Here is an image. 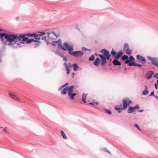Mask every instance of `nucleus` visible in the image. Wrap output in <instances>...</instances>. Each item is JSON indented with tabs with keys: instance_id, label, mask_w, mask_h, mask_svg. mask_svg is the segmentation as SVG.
<instances>
[{
	"instance_id": "obj_1",
	"label": "nucleus",
	"mask_w": 158,
	"mask_h": 158,
	"mask_svg": "<svg viewBox=\"0 0 158 158\" xmlns=\"http://www.w3.org/2000/svg\"><path fill=\"white\" fill-rule=\"evenodd\" d=\"M27 36L26 34L24 35H19L18 34H10L9 40L10 43H8L7 45L13 49H17L21 48L20 44H25L28 38L26 37Z\"/></svg>"
},
{
	"instance_id": "obj_2",
	"label": "nucleus",
	"mask_w": 158,
	"mask_h": 158,
	"mask_svg": "<svg viewBox=\"0 0 158 158\" xmlns=\"http://www.w3.org/2000/svg\"><path fill=\"white\" fill-rule=\"evenodd\" d=\"M10 34H8L4 33H0V39L3 44L7 45L8 43H10V40H9Z\"/></svg>"
},
{
	"instance_id": "obj_3",
	"label": "nucleus",
	"mask_w": 158,
	"mask_h": 158,
	"mask_svg": "<svg viewBox=\"0 0 158 158\" xmlns=\"http://www.w3.org/2000/svg\"><path fill=\"white\" fill-rule=\"evenodd\" d=\"M122 101L123 107L122 108V109L123 110L126 109L128 106L132 102V101L130 100L129 98L127 97L123 98V99Z\"/></svg>"
},
{
	"instance_id": "obj_4",
	"label": "nucleus",
	"mask_w": 158,
	"mask_h": 158,
	"mask_svg": "<svg viewBox=\"0 0 158 158\" xmlns=\"http://www.w3.org/2000/svg\"><path fill=\"white\" fill-rule=\"evenodd\" d=\"M68 54L72 56L77 57L83 56L84 54V52L81 51H71L69 52Z\"/></svg>"
},
{
	"instance_id": "obj_5",
	"label": "nucleus",
	"mask_w": 158,
	"mask_h": 158,
	"mask_svg": "<svg viewBox=\"0 0 158 158\" xmlns=\"http://www.w3.org/2000/svg\"><path fill=\"white\" fill-rule=\"evenodd\" d=\"M139 105L138 104L136 105L134 107H132L131 106H129L127 112L128 113H131L134 112L135 111V110H138L139 109Z\"/></svg>"
},
{
	"instance_id": "obj_6",
	"label": "nucleus",
	"mask_w": 158,
	"mask_h": 158,
	"mask_svg": "<svg viewBox=\"0 0 158 158\" xmlns=\"http://www.w3.org/2000/svg\"><path fill=\"white\" fill-rule=\"evenodd\" d=\"M148 58L151 61L152 63L155 66H156L158 64V58L152 57L150 56H148Z\"/></svg>"
},
{
	"instance_id": "obj_7",
	"label": "nucleus",
	"mask_w": 158,
	"mask_h": 158,
	"mask_svg": "<svg viewBox=\"0 0 158 158\" xmlns=\"http://www.w3.org/2000/svg\"><path fill=\"white\" fill-rule=\"evenodd\" d=\"M98 56L101 58L102 61L101 65L102 66H104V64L106 63V58L105 56L102 54H99Z\"/></svg>"
},
{
	"instance_id": "obj_8",
	"label": "nucleus",
	"mask_w": 158,
	"mask_h": 158,
	"mask_svg": "<svg viewBox=\"0 0 158 158\" xmlns=\"http://www.w3.org/2000/svg\"><path fill=\"white\" fill-rule=\"evenodd\" d=\"M63 45L65 47V48L69 51V52H71L73 50V47L72 46H69L68 43L65 42Z\"/></svg>"
},
{
	"instance_id": "obj_9",
	"label": "nucleus",
	"mask_w": 158,
	"mask_h": 158,
	"mask_svg": "<svg viewBox=\"0 0 158 158\" xmlns=\"http://www.w3.org/2000/svg\"><path fill=\"white\" fill-rule=\"evenodd\" d=\"M154 72L152 71H149L145 74V77L148 80H149L152 77Z\"/></svg>"
},
{
	"instance_id": "obj_10",
	"label": "nucleus",
	"mask_w": 158,
	"mask_h": 158,
	"mask_svg": "<svg viewBox=\"0 0 158 158\" xmlns=\"http://www.w3.org/2000/svg\"><path fill=\"white\" fill-rule=\"evenodd\" d=\"M136 58L137 59L140 61H141L142 63H145L147 61L145 58L143 56L140 55H137L136 56Z\"/></svg>"
},
{
	"instance_id": "obj_11",
	"label": "nucleus",
	"mask_w": 158,
	"mask_h": 158,
	"mask_svg": "<svg viewBox=\"0 0 158 158\" xmlns=\"http://www.w3.org/2000/svg\"><path fill=\"white\" fill-rule=\"evenodd\" d=\"M72 66L73 67V70L75 71H81L82 70V68L79 67L77 64H73Z\"/></svg>"
},
{
	"instance_id": "obj_12",
	"label": "nucleus",
	"mask_w": 158,
	"mask_h": 158,
	"mask_svg": "<svg viewBox=\"0 0 158 158\" xmlns=\"http://www.w3.org/2000/svg\"><path fill=\"white\" fill-rule=\"evenodd\" d=\"M9 95L10 98H12L14 99V100H16L18 102L20 101V99L16 96H15V95L12 94L10 93H9Z\"/></svg>"
},
{
	"instance_id": "obj_13",
	"label": "nucleus",
	"mask_w": 158,
	"mask_h": 158,
	"mask_svg": "<svg viewBox=\"0 0 158 158\" xmlns=\"http://www.w3.org/2000/svg\"><path fill=\"white\" fill-rule=\"evenodd\" d=\"M63 65L65 67L67 73L68 74H69L70 73V69H69V67H70V66L68 65L67 63L65 62L64 63Z\"/></svg>"
},
{
	"instance_id": "obj_14",
	"label": "nucleus",
	"mask_w": 158,
	"mask_h": 158,
	"mask_svg": "<svg viewBox=\"0 0 158 158\" xmlns=\"http://www.w3.org/2000/svg\"><path fill=\"white\" fill-rule=\"evenodd\" d=\"M112 63L114 65L116 66H119L121 65V63L116 58L114 60Z\"/></svg>"
},
{
	"instance_id": "obj_15",
	"label": "nucleus",
	"mask_w": 158,
	"mask_h": 158,
	"mask_svg": "<svg viewBox=\"0 0 158 158\" xmlns=\"http://www.w3.org/2000/svg\"><path fill=\"white\" fill-rule=\"evenodd\" d=\"M123 54V52L122 51L118 52L116 55L115 56V58L117 59H118Z\"/></svg>"
},
{
	"instance_id": "obj_16",
	"label": "nucleus",
	"mask_w": 158,
	"mask_h": 158,
	"mask_svg": "<svg viewBox=\"0 0 158 158\" xmlns=\"http://www.w3.org/2000/svg\"><path fill=\"white\" fill-rule=\"evenodd\" d=\"M74 87V85H72L70 86L69 87H67V89H68V94L69 93H73V89Z\"/></svg>"
},
{
	"instance_id": "obj_17",
	"label": "nucleus",
	"mask_w": 158,
	"mask_h": 158,
	"mask_svg": "<svg viewBox=\"0 0 158 158\" xmlns=\"http://www.w3.org/2000/svg\"><path fill=\"white\" fill-rule=\"evenodd\" d=\"M101 52L103 54V55L105 56L109 54V52L105 49H103L101 50Z\"/></svg>"
},
{
	"instance_id": "obj_18",
	"label": "nucleus",
	"mask_w": 158,
	"mask_h": 158,
	"mask_svg": "<svg viewBox=\"0 0 158 158\" xmlns=\"http://www.w3.org/2000/svg\"><path fill=\"white\" fill-rule=\"evenodd\" d=\"M39 42V41L38 40H34L33 39H29L28 38V39L26 41V43L27 44H29L31 42Z\"/></svg>"
},
{
	"instance_id": "obj_19",
	"label": "nucleus",
	"mask_w": 158,
	"mask_h": 158,
	"mask_svg": "<svg viewBox=\"0 0 158 158\" xmlns=\"http://www.w3.org/2000/svg\"><path fill=\"white\" fill-rule=\"evenodd\" d=\"M27 35V36L28 37H34L35 38H37L38 37V34L36 33H28V34H26Z\"/></svg>"
},
{
	"instance_id": "obj_20",
	"label": "nucleus",
	"mask_w": 158,
	"mask_h": 158,
	"mask_svg": "<svg viewBox=\"0 0 158 158\" xmlns=\"http://www.w3.org/2000/svg\"><path fill=\"white\" fill-rule=\"evenodd\" d=\"M100 63V59L99 58H97L95 61L94 62V64L96 66H98Z\"/></svg>"
},
{
	"instance_id": "obj_21",
	"label": "nucleus",
	"mask_w": 158,
	"mask_h": 158,
	"mask_svg": "<svg viewBox=\"0 0 158 158\" xmlns=\"http://www.w3.org/2000/svg\"><path fill=\"white\" fill-rule=\"evenodd\" d=\"M48 36L49 38H50V34H51V35L52 34H53L57 38L59 37V35L58 34H56L54 32H52L50 33H47Z\"/></svg>"
},
{
	"instance_id": "obj_22",
	"label": "nucleus",
	"mask_w": 158,
	"mask_h": 158,
	"mask_svg": "<svg viewBox=\"0 0 158 158\" xmlns=\"http://www.w3.org/2000/svg\"><path fill=\"white\" fill-rule=\"evenodd\" d=\"M148 87L146 86H145V89L143 91L142 94L144 95H146L148 94Z\"/></svg>"
},
{
	"instance_id": "obj_23",
	"label": "nucleus",
	"mask_w": 158,
	"mask_h": 158,
	"mask_svg": "<svg viewBox=\"0 0 158 158\" xmlns=\"http://www.w3.org/2000/svg\"><path fill=\"white\" fill-rule=\"evenodd\" d=\"M87 96V94H85L84 93H83L82 94V99H81V100L85 103H86L85 99Z\"/></svg>"
},
{
	"instance_id": "obj_24",
	"label": "nucleus",
	"mask_w": 158,
	"mask_h": 158,
	"mask_svg": "<svg viewBox=\"0 0 158 158\" xmlns=\"http://www.w3.org/2000/svg\"><path fill=\"white\" fill-rule=\"evenodd\" d=\"M68 90L67 87L64 88L61 91V94L63 95L67 93Z\"/></svg>"
},
{
	"instance_id": "obj_25",
	"label": "nucleus",
	"mask_w": 158,
	"mask_h": 158,
	"mask_svg": "<svg viewBox=\"0 0 158 158\" xmlns=\"http://www.w3.org/2000/svg\"><path fill=\"white\" fill-rule=\"evenodd\" d=\"M68 96L69 97H70L71 98L73 99H74V97L77 94L76 93H69L68 94Z\"/></svg>"
},
{
	"instance_id": "obj_26",
	"label": "nucleus",
	"mask_w": 158,
	"mask_h": 158,
	"mask_svg": "<svg viewBox=\"0 0 158 158\" xmlns=\"http://www.w3.org/2000/svg\"><path fill=\"white\" fill-rule=\"evenodd\" d=\"M122 108L123 107H122L121 108H120L118 106H117L115 107L114 109L115 110H117L118 112L120 113L122 112V110H123V109H122Z\"/></svg>"
},
{
	"instance_id": "obj_27",
	"label": "nucleus",
	"mask_w": 158,
	"mask_h": 158,
	"mask_svg": "<svg viewBox=\"0 0 158 158\" xmlns=\"http://www.w3.org/2000/svg\"><path fill=\"white\" fill-rule=\"evenodd\" d=\"M61 135L63 137V139H67V137L66 136L65 134L64 131L62 130H61L60 131Z\"/></svg>"
},
{
	"instance_id": "obj_28",
	"label": "nucleus",
	"mask_w": 158,
	"mask_h": 158,
	"mask_svg": "<svg viewBox=\"0 0 158 158\" xmlns=\"http://www.w3.org/2000/svg\"><path fill=\"white\" fill-rule=\"evenodd\" d=\"M4 45H3L1 49H0V53H1V55H2V53L5 51L6 49V46L5 44H4Z\"/></svg>"
},
{
	"instance_id": "obj_29",
	"label": "nucleus",
	"mask_w": 158,
	"mask_h": 158,
	"mask_svg": "<svg viewBox=\"0 0 158 158\" xmlns=\"http://www.w3.org/2000/svg\"><path fill=\"white\" fill-rule=\"evenodd\" d=\"M58 46L59 48L60 49H62L64 51H67L66 49L65 48L64 46L62 45H61V44H58Z\"/></svg>"
},
{
	"instance_id": "obj_30",
	"label": "nucleus",
	"mask_w": 158,
	"mask_h": 158,
	"mask_svg": "<svg viewBox=\"0 0 158 158\" xmlns=\"http://www.w3.org/2000/svg\"><path fill=\"white\" fill-rule=\"evenodd\" d=\"M132 50L129 48H128L126 50V54L127 55H131L132 54Z\"/></svg>"
},
{
	"instance_id": "obj_31",
	"label": "nucleus",
	"mask_w": 158,
	"mask_h": 158,
	"mask_svg": "<svg viewBox=\"0 0 158 158\" xmlns=\"http://www.w3.org/2000/svg\"><path fill=\"white\" fill-rule=\"evenodd\" d=\"M129 58V57L127 55H123L121 58V59L122 60H127Z\"/></svg>"
},
{
	"instance_id": "obj_32",
	"label": "nucleus",
	"mask_w": 158,
	"mask_h": 158,
	"mask_svg": "<svg viewBox=\"0 0 158 158\" xmlns=\"http://www.w3.org/2000/svg\"><path fill=\"white\" fill-rule=\"evenodd\" d=\"M129 48V45L127 43H125L124 45L123 49L124 50H126L127 49H128Z\"/></svg>"
},
{
	"instance_id": "obj_33",
	"label": "nucleus",
	"mask_w": 158,
	"mask_h": 158,
	"mask_svg": "<svg viewBox=\"0 0 158 158\" xmlns=\"http://www.w3.org/2000/svg\"><path fill=\"white\" fill-rule=\"evenodd\" d=\"M94 55H92L89 57V61H94Z\"/></svg>"
},
{
	"instance_id": "obj_34",
	"label": "nucleus",
	"mask_w": 158,
	"mask_h": 158,
	"mask_svg": "<svg viewBox=\"0 0 158 158\" xmlns=\"http://www.w3.org/2000/svg\"><path fill=\"white\" fill-rule=\"evenodd\" d=\"M136 63L133 61H130L128 64V65L130 66H135Z\"/></svg>"
},
{
	"instance_id": "obj_35",
	"label": "nucleus",
	"mask_w": 158,
	"mask_h": 158,
	"mask_svg": "<svg viewBox=\"0 0 158 158\" xmlns=\"http://www.w3.org/2000/svg\"><path fill=\"white\" fill-rule=\"evenodd\" d=\"M38 43H35L34 45V48H36L37 47H39L40 45L41 44V43L40 41H39V42H37Z\"/></svg>"
},
{
	"instance_id": "obj_36",
	"label": "nucleus",
	"mask_w": 158,
	"mask_h": 158,
	"mask_svg": "<svg viewBox=\"0 0 158 158\" xmlns=\"http://www.w3.org/2000/svg\"><path fill=\"white\" fill-rule=\"evenodd\" d=\"M106 113H108L110 115L112 114L110 110L104 109Z\"/></svg>"
},
{
	"instance_id": "obj_37",
	"label": "nucleus",
	"mask_w": 158,
	"mask_h": 158,
	"mask_svg": "<svg viewBox=\"0 0 158 158\" xmlns=\"http://www.w3.org/2000/svg\"><path fill=\"white\" fill-rule=\"evenodd\" d=\"M111 54L113 56L115 57V56L116 55V52L115 51L113 50V49H112V51L111 52Z\"/></svg>"
},
{
	"instance_id": "obj_38",
	"label": "nucleus",
	"mask_w": 158,
	"mask_h": 158,
	"mask_svg": "<svg viewBox=\"0 0 158 158\" xmlns=\"http://www.w3.org/2000/svg\"><path fill=\"white\" fill-rule=\"evenodd\" d=\"M129 59L130 61H134L135 60V58L132 56H130Z\"/></svg>"
},
{
	"instance_id": "obj_39",
	"label": "nucleus",
	"mask_w": 158,
	"mask_h": 158,
	"mask_svg": "<svg viewBox=\"0 0 158 158\" xmlns=\"http://www.w3.org/2000/svg\"><path fill=\"white\" fill-rule=\"evenodd\" d=\"M82 50L83 51H91L90 49H88L85 47H84L82 48Z\"/></svg>"
},
{
	"instance_id": "obj_40",
	"label": "nucleus",
	"mask_w": 158,
	"mask_h": 158,
	"mask_svg": "<svg viewBox=\"0 0 158 158\" xmlns=\"http://www.w3.org/2000/svg\"><path fill=\"white\" fill-rule=\"evenodd\" d=\"M111 56V55L110 54H108L107 55H106V56H105L106 58V59H107V60H109L110 57Z\"/></svg>"
},
{
	"instance_id": "obj_41",
	"label": "nucleus",
	"mask_w": 158,
	"mask_h": 158,
	"mask_svg": "<svg viewBox=\"0 0 158 158\" xmlns=\"http://www.w3.org/2000/svg\"><path fill=\"white\" fill-rule=\"evenodd\" d=\"M101 150L105 152H106L107 151V150L106 148H101Z\"/></svg>"
},
{
	"instance_id": "obj_42",
	"label": "nucleus",
	"mask_w": 158,
	"mask_h": 158,
	"mask_svg": "<svg viewBox=\"0 0 158 158\" xmlns=\"http://www.w3.org/2000/svg\"><path fill=\"white\" fill-rule=\"evenodd\" d=\"M45 34V33L44 31L40 32V34L39 35L40 36H42L44 35Z\"/></svg>"
},
{
	"instance_id": "obj_43",
	"label": "nucleus",
	"mask_w": 158,
	"mask_h": 158,
	"mask_svg": "<svg viewBox=\"0 0 158 158\" xmlns=\"http://www.w3.org/2000/svg\"><path fill=\"white\" fill-rule=\"evenodd\" d=\"M154 78H156L158 80V73H155L154 76Z\"/></svg>"
},
{
	"instance_id": "obj_44",
	"label": "nucleus",
	"mask_w": 158,
	"mask_h": 158,
	"mask_svg": "<svg viewBox=\"0 0 158 158\" xmlns=\"http://www.w3.org/2000/svg\"><path fill=\"white\" fill-rule=\"evenodd\" d=\"M63 60L65 62H67L68 61V60L66 56H65L63 58Z\"/></svg>"
},
{
	"instance_id": "obj_45",
	"label": "nucleus",
	"mask_w": 158,
	"mask_h": 158,
	"mask_svg": "<svg viewBox=\"0 0 158 158\" xmlns=\"http://www.w3.org/2000/svg\"><path fill=\"white\" fill-rule=\"evenodd\" d=\"M135 66H138L139 68H140L142 66V65L136 63Z\"/></svg>"
},
{
	"instance_id": "obj_46",
	"label": "nucleus",
	"mask_w": 158,
	"mask_h": 158,
	"mask_svg": "<svg viewBox=\"0 0 158 158\" xmlns=\"http://www.w3.org/2000/svg\"><path fill=\"white\" fill-rule=\"evenodd\" d=\"M55 42H56V44H61V41L60 40H58L57 41H55Z\"/></svg>"
},
{
	"instance_id": "obj_47",
	"label": "nucleus",
	"mask_w": 158,
	"mask_h": 158,
	"mask_svg": "<svg viewBox=\"0 0 158 158\" xmlns=\"http://www.w3.org/2000/svg\"><path fill=\"white\" fill-rule=\"evenodd\" d=\"M53 46H55L56 45V43L55 41L53 42L52 43H50Z\"/></svg>"
},
{
	"instance_id": "obj_48",
	"label": "nucleus",
	"mask_w": 158,
	"mask_h": 158,
	"mask_svg": "<svg viewBox=\"0 0 158 158\" xmlns=\"http://www.w3.org/2000/svg\"><path fill=\"white\" fill-rule=\"evenodd\" d=\"M55 52V54L56 55H58L59 56L60 54V52L58 51H56V52Z\"/></svg>"
},
{
	"instance_id": "obj_49",
	"label": "nucleus",
	"mask_w": 158,
	"mask_h": 158,
	"mask_svg": "<svg viewBox=\"0 0 158 158\" xmlns=\"http://www.w3.org/2000/svg\"><path fill=\"white\" fill-rule=\"evenodd\" d=\"M135 127H136L137 128V129L139 130H140V129L139 128V127L137 125V124H135Z\"/></svg>"
},
{
	"instance_id": "obj_50",
	"label": "nucleus",
	"mask_w": 158,
	"mask_h": 158,
	"mask_svg": "<svg viewBox=\"0 0 158 158\" xmlns=\"http://www.w3.org/2000/svg\"><path fill=\"white\" fill-rule=\"evenodd\" d=\"M126 61L125 63L126 64H128L130 62V61L129 60L127 59V60H125Z\"/></svg>"
},
{
	"instance_id": "obj_51",
	"label": "nucleus",
	"mask_w": 158,
	"mask_h": 158,
	"mask_svg": "<svg viewBox=\"0 0 158 158\" xmlns=\"http://www.w3.org/2000/svg\"><path fill=\"white\" fill-rule=\"evenodd\" d=\"M59 56L62 58H63L64 56V54L62 53H60Z\"/></svg>"
},
{
	"instance_id": "obj_52",
	"label": "nucleus",
	"mask_w": 158,
	"mask_h": 158,
	"mask_svg": "<svg viewBox=\"0 0 158 158\" xmlns=\"http://www.w3.org/2000/svg\"><path fill=\"white\" fill-rule=\"evenodd\" d=\"M64 87L63 86V85H62L59 88L58 90H60L62 88H63Z\"/></svg>"
},
{
	"instance_id": "obj_53",
	"label": "nucleus",
	"mask_w": 158,
	"mask_h": 158,
	"mask_svg": "<svg viewBox=\"0 0 158 158\" xmlns=\"http://www.w3.org/2000/svg\"><path fill=\"white\" fill-rule=\"evenodd\" d=\"M154 91H152V92L151 93V94H150V95H149V96H154Z\"/></svg>"
},
{
	"instance_id": "obj_54",
	"label": "nucleus",
	"mask_w": 158,
	"mask_h": 158,
	"mask_svg": "<svg viewBox=\"0 0 158 158\" xmlns=\"http://www.w3.org/2000/svg\"><path fill=\"white\" fill-rule=\"evenodd\" d=\"M154 85H155V88L156 89H158V86H158V85H157V84H156V83H155V84H154Z\"/></svg>"
},
{
	"instance_id": "obj_55",
	"label": "nucleus",
	"mask_w": 158,
	"mask_h": 158,
	"mask_svg": "<svg viewBox=\"0 0 158 158\" xmlns=\"http://www.w3.org/2000/svg\"><path fill=\"white\" fill-rule=\"evenodd\" d=\"M69 84V83H65L64 85H63V86L64 87H66V86H67Z\"/></svg>"
},
{
	"instance_id": "obj_56",
	"label": "nucleus",
	"mask_w": 158,
	"mask_h": 158,
	"mask_svg": "<svg viewBox=\"0 0 158 158\" xmlns=\"http://www.w3.org/2000/svg\"><path fill=\"white\" fill-rule=\"evenodd\" d=\"M41 40H46V37L44 36L41 38Z\"/></svg>"
},
{
	"instance_id": "obj_57",
	"label": "nucleus",
	"mask_w": 158,
	"mask_h": 158,
	"mask_svg": "<svg viewBox=\"0 0 158 158\" xmlns=\"http://www.w3.org/2000/svg\"><path fill=\"white\" fill-rule=\"evenodd\" d=\"M94 103H95V102H94V101H93L92 102L89 103V104L94 105Z\"/></svg>"
},
{
	"instance_id": "obj_58",
	"label": "nucleus",
	"mask_w": 158,
	"mask_h": 158,
	"mask_svg": "<svg viewBox=\"0 0 158 158\" xmlns=\"http://www.w3.org/2000/svg\"><path fill=\"white\" fill-rule=\"evenodd\" d=\"M143 111V110H138V111L139 112H142Z\"/></svg>"
},
{
	"instance_id": "obj_59",
	"label": "nucleus",
	"mask_w": 158,
	"mask_h": 158,
	"mask_svg": "<svg viewBox=\"0 0 158 158\" xmlns=\"http://www.w3.org/2000/svg\"><path fill=\"white\" fill-rule=\"evenodd\" d=\"M6 127L5 128H4V129H3V131H4L5 132H6Z\"/></svg>"
},
{
	"instance_id": "obj_60",
	"label": "nucleus",
	"mask_w": 158,
	"mask_h": 158,
	"mask_svg": "<svg viewBox=\"0 0 158 158\" xmlns=\"http://www.w3.org/2000/svg\"><path fill=\"white\" fill-rule=\"evenodd\" d=\"M106 152L108 153L110 155H111V152L109 151H108V150H107V151H106Z\"/></svg>"
},
{
	"instance_id": "obj_61",
	"label": "nucleus",
	"mask_w": 158,
	"mask_h": 158,
	"mask_svg": "<svg viewBox=\"0 0 158 158\" xmlns=\"http://www.w3.org/2000/svg\"><path fill=\"white\" fill-rule=\"evenodd\" d=\"M98 103H99L98 102H95L94 104H95L96 105H97L98 104Z\"/></svg>"
},
{
	"instance_id": "obj_62",
	"label": "nucleus",
	"mask_w": 158,
	"mask_h": 158,
	"mask_svg": "<svg viewBox=\"0 0 158 158\" xmlns=\"http://www.w3.org/2000/svg\"><path fill=\"white\" fill-rule=\"evenodd\" d=\"M154 96L157 99L158 98V97L157 96L154 95Z\"/></svg>"
},
{
	"instance_id": "obj_63",
	"label": "nucleus",
	"mask_w": 158,
	"mask_h": 158,
	"mask_svg": "<svg viewBox=\"0 0 158 158\" xmlns=\"http://www.w3.org/2000/svg\"><path fill=\"white\" fill-rule=\"evenodd\" d=\"M35 39H36V40H40V37L39 38H35Z\"/></svg>"
},
{
	"instance_id": "obj_64",
	"label": "nucleus",
	"mask_w": 158,
	"mask_h": 158,
	"mask_svg": "<svg viewBox=\"0 0 158 158\" xmlns=\"http://www.w3.org/2000/svg\"><path fill=\"white\" fill-rule=\"evenodd\" d=\"M156 84H157V85H158V79L156 83Z\"/></svg>"
}]
</instances>
